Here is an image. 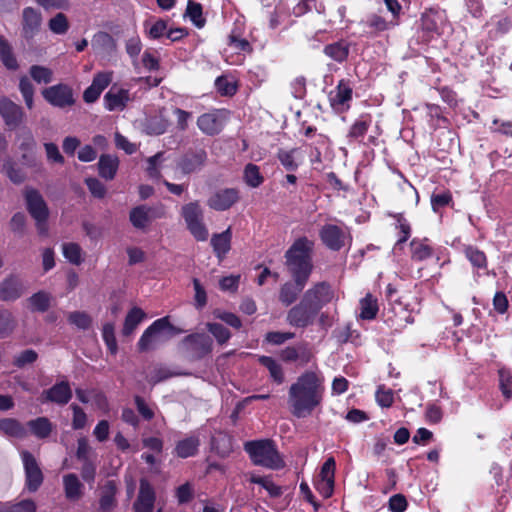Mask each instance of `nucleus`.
<instances>
[{"mask_svg":"<svg viewBox=\"0 0 512 512\" xmlns=\"http://www.w3.org/2000/svg\"><path fill=\"white\" fill-rule=\"evenodd\" d=\"M324 376L319 370L301 373L288 390V403L293 416L305 418L319 407L324 398Z\"/></svg>","mask_w":512,"mask_h":512,"instance_id":"obj_1","label":"nucleus"},{"mask_svg":"<svg viewBox=\"0 0 512 512\" xmlns=\"http://www.w3.org/2000/svg\"><path fill=\"white\" fill-rule=\"evenodd\" d=\"M314 241L306 236L297 238L285 252L287 268L291 276L308 279L313 271L312 252Z\"/></svg>","mask_w":512,"mask_h":512,"instance_id":"obj_2","label":"nucleus"},{"mask_svg":"<svg viewBox=\"0 0 512 512\" xmlns=\"http://www.w3.org/2000/svg\"><path fill=\"white\" fill-rule=\"evenodd\" d=\"M244 450L254 465L272 470H279L285 466L284 460L271 439L248 441L244 444Z\"/></svg>","mask_w":512,"mask_h":512,"instance_id":"obj_3","label":"nucleus"},{"mask_svg":"<svg viewBox=\"0 0 512 512\" xmlns=\"http://www.w3.org/2000/svg\"><path fill=\"white\" fill-rule=\"evenodd\" d=\"M26 208L30 216L34 219L39 235L48 234L49 208L40 192L32 187H26L24 190Z\"/></svg>","mask_w":512,"mask_h":512,"instance_id":"obj_4","label":"nucleus"},{"mask_svg":"<svg viewBox=\"0 0 512 512\" xmlns=\"http://www.w3.org/2000/svg\"><path fill=\"white\" fill-rule=\"evenodd\" d=\"M181 216L187 229L197 241H206L209 233L204 224V213L198 201L189 202L182 206Z\"/></svg>","mask_w":512,"mask_h":512,"instance_id":"obj_5","label":"nucleus"},{"mask_svg":"<svg viewBox=\"0 0 512 512\" xmlns=\"http://www.w3.org/2000/svg\"><path fill=\"white\" fill-rule=\"evenodd\" d=\"M208 154L202 147L187 149L175 161V172L188 176L200 172L206 165Z\"/></svg>","mask_w":512,"mask_h":512,"instance_id":"obj_6","label":"nucleus"},{"mask_svg":"<svg viewBox=\"0 0 512 512\" xmlns=\"http://www.w3.org/2000/svg\"><path fill=\"white\" fill-rule=\"evenodd\" d=\"M302 298L319 313L325 306L336 302L338 295L333 286L327 281H320L307 289Z\"/></svg>","mask_w":512,"mask_h":512,"instance_id":"obj_7","label":"nucleus"},{"mask_svg":"<svg viewBox=\"0 0 512 512\" xmlns=\"http://www.w3.org/2000/svg\"><path fill=\"white\" fill-rule=\"evenodd\" d=\"M212 339L203 333H192L182 340V347L190 360H200L211 353Z\"/></svg>","mask_w":512,"mask_h":512,"instance_id":"obj_8","label":"nucleus"},{"mask_svg":"<svg viewBox=\"0 0 512 512\" xmlns=\"http://www.w3.org/2000/svg\"><path fill=\"white\" fill-rule=\"evenodd\" d=\"M322 243L331 251H340L347 243H351L352 237L347 229L334 224H325L319 231Z\"/></svg>","mask_w":512,"mask_h":512,"instance_id":"obj_9","label":"nucleus"},{"mask_svg":"<svg viewBox=\"0 0 512 512\" xmlns=\"http://www.w3.org/2000/svg\"><path fill=\"white\" fill-rule=\"evenodd\" d=\"M42 96L50 105L56 108L63 109L75 104L73 89L63 83L43 89Z\"/></svg>","mask_w":512,"mask_h":512,"instance_id":"obj_10","label":"nucleus"},{"mask_svg":"<svg viewBox=\"0 0 512 512\" xmlns=\"http://www.w3.org/2000/svg\"><path fill=\"white\" fill-rule=\"evenodd\" d=\"M318 313L303 299L294 305L286 316L289 325L296 328H306L313 324Z\"/></svg>","mask_w":512,"mask_h":512,"instance_id":"obj_11","label":"nucleus"},{"mask_svg":"<svg viewBox=\"0 0 512 512\" xmlns=\"http://www.w3.org/2000/svg\"><path fill=\"white\" fill-rule=\"evenodd\" d=\"M335 470L336 461L334 457H328L321 466L320 473L315 480V489L324 498H329L333 494L335 484Z\"/></svg>","mask_w":512,"mask_h":512,"instance_id":"obj_12","label":"nucleus"},{"mask_svg":"<svg viewBox=\"0 0 512 512\" xmlns=\"http://www.w3.org/2000/svg\"><path fill=\"white\" fill-rule=\"evenodd\" d=\"M21 458L25 471L26 487L30 492H35L43 483V474L36 458L29 451H23Z\"/></svg>","mask_w":512,"mask_h":512,"instance_id":"obj_13","label":"nucleus"},{"mask_svg":"<svg viewBox=\"0 0 512 512\" xmlns=\"http://www.w3.org/2000/svg\"><path fill=\"white\" fill-rule=\"evenodd\" d=\"M169 330L176 334L181 331L176 329L170 322L168 317H162L155 320L149 327L145 329L138 341V347L140 351H147L151 348L153 338L160 333Z\"/></svg>","mask_w":512,"mask_h":512,"instance_id":"obj_14","label":"nucleus"},{"mask_svg":"<svg viewBox=\"0 0 512 512\" xmlns=\"http://www.w3.org/2000/svg\"><path fill=\"white\" fill-rule=\"evenodd\" d=\"M353 88L349 81L340 80L329 94L330 105L336 112H346L350 109L352 101Z\"/></svg>","mask_w":512,"mask_h":512,"instance_id":"obj_15","label":"nucleus"},{"mask_svg":"<svg viewBox=\"0 0 512 512\" xmlns=\"http://www.w3.org/2000/svg\"><path fill=\"white\" fill-rule=\"evenodd\" d=\"M240 199L239 190L236 188L218 189L211 194L207 205L215 211H226Z\"/></svg>","mask_w":512,"mask_h":512,"instance_id":"obj_16","label":"nucleus"},{"mask_svg":"<svg viewBox=\"0 0 512 512\" xmlns=\"http://www.w3.org/2000/svg\"><path fill=\"white\" fill-rule=\"evenodd\" d=\"M163 211L149 207L147 205H139L131 209L129 220L136 229L144 230L155 218H161Z\"/></svg>","mask_w":512,"mask_h":512,"instance_id":"obj_17","label":"nucleus"},{"mask_svg":"<svg viewBox=\"0 0 512 512\" xmlns=\"http://www.w3.org/2000/svg\"><path fill=\"white\" fill-rule=\"evenodd\" d=\"M293 282H285L279 291V301L286 307L293 304L306 286L308 279L292 276Z\"/></svg>","mask_w":512,"mask_h":512,"instance_id":"obj_18","label":"nucleus"},{"mask_svg":"<svg viewBox=\"0 0 512 512\" xmlns=\"http://www.w3.org/2000/svg\"><path fill=\"white\" fill-rule=\"evenodd\" d=\"M42 24L41 13L32 8L26 7L22 12V35L26 40L33 39L39 32Z\"/></svg>","mask_w":512,"mask_h":512,"instance_id":"obj_19","label":"nucleus"},{"mask_svg":"<svg viewBox=\"0 0 512 512\" xmlns=\"http://www.w3.org/2000/svg\"><path fill=\"white\" fill-rule=\"evenodd\" d=\"M0 115L9 129L17 128L23 120V110L7 98L0 99Z\"/></svg>","mask_w":512,"mask_h":512,"instance_id":"obj_20","label":"nucleus"},{"mask_svg":"<svg viewBox=\"0 0 512 512\" xmlns=\"http://www.w3.org/2000/svg\"><path fill=\"white\" fill-rule=\"evenodd\" d=\"M445 21L446 15L443 10L437 8H429L422 14V29L429 33L430 36H433L434 34L439 35L440 29Z\"/></svg>","mask_w":512,"mask_h":512,"instance_id":"obj_21","label":"nucleus"},{"mask_svg":"<svg viewBox=\"0 0 512 512\" xmlns=\"http://www.w3.org/2000/svg\"><path fill=\"white\" fill-rule=\"evenodd\" d=\"M129 101V90L124 88L116 89L113 86L104 95V107L108 111H122L126 108Z\"/></svg>","mask_w":512,"mask_h":512,"instance_id":"obj_22","label":"nucleus"},{"mask_svg":"<svg viewBox=\"0 0 512 512\" xmlns=\"http://www.w3.org/2000/svg\"><path fill=\"white\" fill-rule=\"evenodd\" d=\"M155 502V492L152 485L145 479H141L139 494L134 502L135 512H152Z\"/></svg>","mask_w":512,"mask_h":512,"instance_id":"obj_23","label":"nucleus"},{"mask_svg":"<svg viewBox=\"0 0 512 512\" xmlns=\"http://www.w3.org/2000/svg\"><path fill=\"white\" fill-rule=\"evenodd\" d=\"M276 157L286 171L295 172L303 162V154L301 149L294 147L291 149L280 148Z\"/></svg>","mask_w":512,"mask_h":512,"instance_id":"obj_24","label":"nucleus"},{"mask_svg":"<svg viewBox=\"0 0 512 512\" xmlns=\"http://www.w3.org/2000/svg\"><path fill=\"white\" fill-rule=\"evenodd\" d=\"M23 291V283L17 276L11 275L0 282L1 301H14L21 297Z\"/></svg>","mask_w":512,"mask_h":512,"instance_id":"obj_25","label":"nucleus"},{"mask_svg":"<svg viewBox=\"0 0 512 512\" xmlns=\"http://www.w3.org/2000/svg\"><path fill=\"white\" fill-rule=\"evenodd\" d=\"M47 401L58 405H66L72 398V390L68 381H60L44 391Z\"/></svg>","mask_w":512,"mask_h":512,"instance_id":"obj_26","label":"nucleus"},{"mask_svg":"<svg viewBox=\"0 0 512 512\" xmlns=\"http://www.w3.org/2000/svg\"><path fill=\"white\" fill-rule=\"evenodd\" d=\"M91 44L96 53L105 56H111L117 50L116 40L108 32L104 31L95 33Z\"/></svg>","mask_w":512,"mask_h":512,"instance_id":"obj_27","label":"nucleus"},{"mask_svg":"<svg viewBox=\"0 0 512 512\" xmlns=\"http://www.w3.org/2000/svg\"><path fill=\"white\" fill-rule=\"evenodd\" d=\"M198 128L206 135H216L222 130V121L217 111L204 113L197 119Z\"/></svg>","mask_w":512,"mask_h":512,"instance_id":"obj_28","label":"nucleus"},{"mask_svg":"<svg viewBox=\"0 0 512 512\" xmlns=\"http://www.w3.org/2000/svg\"><path fill=\"white\" fill-rule=\"evenodd\" d=\"M97 166L99 176L106 181H111L117 174L119 168V159L115 155L102 154L99 157Z\"/></svg>","mask_w":512,"mask_h":512,"instance_id":"obj_29","label":"nucleus"},{"mask_svg":"<svg viewBox=\"0 0 512 512\" xmlns=\"http://www.w3.org/2000/svg\"><path fill=\"white\" fill-rule=\"evenodd\" d=\"M232 232L231 228H227L222 233L213 234L211 238V246L216 257L222 260L231 249Z\"/></svg>","mask_w":512,"mask_h":512,"instance_id":"obj_30","label":"nucleus"},{"mask_svg":"<svg viewBox=\"0 0 512 512\" xmlns=\"http://www.w3.org/2000/svg\"><path fill=\"white\" fill-rule=\"evenodd\" d=\"M63 486L65 497L68 500H78L83 494V484L74 473H69L63 476Z\"/></svg>","mask_w":512,"mask_h":512,"instance_id":"obj_31","label":"nucleus"},{"mask_svg":"<svg viewBox=\"0 0 512 512\" xmlns=\"http://www.w3.org/2000/svg\"><path fill=\"white\" fill-rule=\"evenodd\" d=\"M0 60L7 70L16 71L19 69L13 47L3 36H0Z\"/></svg>","mask_w":512,"mask_h":512,"instance_id":"obj_32","label":"nucleus"},{"mask_svg":"<svg viewBox=\"0 0 512 512\" xmlns=\"http://www.w3.org/2000/svg\"><path fill=\"white\" fill-rule=\"evenodd\" d=\"M259 363L269 371L273 382L280 385L285 381V374L282 365L270 356H259Z\"/></svg>","mask_w":512,"mask_h":512,"instance_id":"obj_33","label":"nucleus"},{"mask_svg":"<svg viewBox=\"0 0 512 512\" xmlns=\"http://www.w3.org/2000/svg\"><path fill=\"white\" fill-rule=\"evenodd\" d=\"M350 45L344 40H340L324 47V54L332 60L342 63L349 55Z\"/></svg>","mask_w":512,"mask_h":512,"instance_id":"obj_34","label":"nucleus"},{"mask_svg":"<svg viewBox=\"0 0 512 512\" xmlns=\"http://www.w3.org/2000/svg\"><path fill=\"white\" fill-rule=\"evenodd\" d=\"M411 258L414 261H424L433 255V249L428 244V239H417L414 238L410 242Z\"/></svg>","mask_w":512,"mask_h":512,"instance_id":"obj_35","label":"nucleus"},{"mask_svg":"<svg viewBox=\"0 0 512 512\" xmlns=\"http://www.w3.org/2000/svg\"><path fill=\"white\" fill-rule=\"evenodd\" d=\"M166 161L165 152L160 151L155 155L147 158L146 173L151 180L160 181L162 180V165Z\"/></svg>","mask_w":512,"mask_h":512,"instance_id":"obj_36","label":"nucleus"},{"mask_svg":"<svg viewBox=\"0 0 512 512\" xmlns=\"http://www.w3.org/2000/svg\"><path fill=\"white\" fill-rule=\"evenodd\" d=\"M200 446V440L197 436L186 437L176 444L175 452L180 458L194 456Z\"/></svg>","mask_w":512,"mask_h":512,"instance_id":"obj_37","label":"nucleus"},{"mask_svg":"<svg viewBox=\"0 0 512 512\" xmlns=\"http://www.w3.org/2000/svg\"><path fill=\"white\" fill-rule=\"evenodd\" d=\"M27 426L31 433L39 439L47 438L53 430V425L47 417H38L30 420L27 422Z\"/></svg>","mask_w":512,"mask_h":512,"instance_id":"obj_38","label":"nucleus"},{"mask_svg":"<svg viewBox=\"0 0 512 512\" xmlns=\"http://www.w3.org/2000/svg\"><path fill=\"white\" fill-rule=\"evenodd\" d=\"M145 313L142 309L138 307L132 308L126 315L124 320V325L122 329V333L125 336H128L133 333L136 327L141 323L144 319Z\"/></svg>","mask_w":512,"mask_h":512,"instance_id":"obj_39","label":"nucleus"},{"mask_svg":"<svg viewBox=\"0 0 512 512\" xmlns=\"http://www.w3.org/2000/svg\"><path fill=\"white\" fill-rule=\"evenodd\" d=\"M0 431L16 438H23L27 434L25 427L18 420L13 418L0 420Z\"/></svg>","mask_w":512,"mask_h":512,"instance_id":"obj_40","label":"nucleus"},{"mask_svg":"<svg viewBox=\"0 0 512 512\" xmlns=\"http://www.w3.org/2000/svg\"><path fill=\"white\" fill-rule=\"evenodd\" d=\"M185 16L190 19L195 27L201 29L205 26L206 19L203 17V8L200 3L189 0L187 3Z\"/></svg>","mask_w":512,"mask_h":512,"instance_id":"obj_41","label":"nucleus"},{"mask_svg":"<svg viewBox=\"0 0 512 512\" xmlns=\"http://www.w3.org/2000/svg\"><path fill=\"white\" fill-rule=\"evenodd\" d=\"M378 313L377 300L371 294H367L360 301L359 317L363 320H373Z\"/></svg>","mask_w":512,"mask_h":512,"instance_id":"obj_42","label":"nucleus"},{"mask_svg":"<svg viewBox=\"0 0 512 512\" xmlns=\"http://www.w3.org/2000/svg\"><path fill=\"white\" fill-rule=\"evenodd\" d=\"M499 389L506 400L512 398V370L507 367L498 369Z\"/></svg>","mask_w":512,"mask_h":512,"instance_id":"obj_43","label":"nucleus"},{"mask_svg":"<svg viewBox=\"0 0 512 512\" xmlns=\"http://www.w3.org/2000/svg\"><path fill=\"white\" fill-rule=\"evenodd\" d=\"M212 449L221 457H226L232 451L231 439L227 434L219 433L211 439Z\"/></svg>","mask_w":512,"mask_h":512,"instance_id":"obj_44","label":"nucleus"},{"mask_svg":"<svg viewBox=\"0 0 512 512\" xmlns=\"http://www.w3.org/2000/svg\"><path fill=\"white\" fill-rule=\"evenodd\" d=\"M464 254L474 268H487V257L482 250L470 245L465 248Z\"/></svg>","mask_w":512,"mask_h":512,"instance_id":"obj_45","label":"nucleus"},{"mask_svg":"<svg viewBox=\"0 0 512 512\" xmlns=\"http://www.w3.org/2000/svg\"><path fill=\"white\" fill-rule=\"evenodd\" d=\"M366 26L370 28L375 33H381L391 28L395 27L398 22L397 21H386L382 16L377 14H372L367 17L365 22Z\"/></svg>","mask_w":512,"mask_h":512,"instance_id":"obj_46","label":"nucleus"},{"mask_svg":"<svg viewBox=\"0 0 512 512\" xmlns=\"http://www.w3.org/2000/svg\"><path fill=\"white\" fill-rule=\"evenodd\" d=\"M245 183L251 188H257L264 182L260 169L253 163H248L244 168L243 175Z\"/></svg>","mask_w":512,"mask_h":512,"instance_id":"obj_47","label":"nucleus"},{"mask_svg":"<svg viewBox=\"0 0 512 512\" xmlns=\"http://www.w3.org/2000/svg\"><path fill=\"white\" fill-rule=\"evenodd\" d=\"M116 486L113 481H108L105 485V490L100 498V510L104 512L110 511L115 505Z\"/></svg>","mask_w":512,"mask_h":512,"instance_id":"obj_48","label":"nucleus"},{"mask_svg":"<svg viewBox=\"0 0 512 512\" xmlns=\"http://www.w3.org/2000/svg\"><path fill=\"white\" fill-rule=\"evenodd\" d=\"M29 74L38 84H49L53 80V71L45 66L32 65L29 69Z\"/></svg>","mask_w":512,"mask_h":512,"instance_id":"obj_49","label":"nucleus"},{"mask_svg":"<svg viewBox=\"0 0 512 512\" xmlns=\"http://www.w3.org/2000/svg\"><path fill=\"white\" fill-rule=\"evenodd\" d=\"M19 91L24 99L25 105L28 109L34 106V86L27 76H22L19 79Z\"/></svg>","mask_w":512,"mask_h":512,"instance_id":"obj_50","label":"nucleus"},{"mask_svg":"<svg viewBox=\"0 0 512 512\" xmlns=\"http://www.w3.org/2000/svg\"><path fill=\"white\" fill-rule=\"evenodd\" d=\"M2 170L3 172H5L7 177L15 184H20L25 180V173L20 167H17L11 159H7L4 161Z\"/></svg>","mask_w":512,"mask_h":512,"instance_id":"obj_51","label":"nucleus"},{"mask_svg":"<svg viewBox=\"0 0 512 512\" xmlns=\"http://www.w3.org/2000/svg\"><path fill=\"white\" fill-rule=\"evenodd\" d=\"M64 257L74 265L82 263V249L77 243H64L62 245Z\"/></svg>","mask_w":512,"mask_h":512,"instance_id":"obj_52","label":"nucleus"},{"mask_svg":"<svg viewBox=\"0 0 512 512\" xmlns=\"http://www.w3.org/2000/svg\"><path fill=\"white\" fill-rule=\"evenodd\" d=\"M370 124V120L360 117L350 127L347 137L350 141L362 138L367 133Z\"/></svg>","mask_w":512,"mask_h":512,"instance_id":"obj_53","label":"nucleus"},{"mask_svg":"<svg viewBox=\"0 0 512 512\" xmlns=\"http://www.w3.org/2000/svg\"><path fill=\"white\" fill-rule=\"evenodd\" d=\"M49 29L57 35L65 34L69 29V22L64 13H57L48 22Z\"/></svg>","mask_w":512,"mask_h":512,"instance_id":"obj_54","label":"nucleus"},{"mask_svg":"<svg viewBox=\"0 0 512 512\" xmlns=\"http://www.w3.org/2000/svg\"><path fill=\"white\" fill-rule=\"evenodd\" d=\"M32 310L46 312L50 306V296L44 291H39L29 298Z\"/></svg>","mask_w":512,"mask_h":512,"instance_id":"obj_55","label":"nucleus"},{"mask_svg":"<svg viewBox=\"0 0 512 512\" xmlns=\"http://www.w3.org/2000/svg\"><path fill=\"white\" fill-rule=\"evenodd\" d=\"M206 327L220 345L227 343L231 338L230 331L220 323H207Z\"/></svg>","mask_w":512,"mask_h":512,"instance_id":"obj_56","label":"nucleus"},{"mask_svg":"<svg viewBox=\"0 0 512 512\" xmlns=\"http://www.w3.org/2000/svg\"><path fill=\"white\" fill-rule=\"evenodd\" d=\"M68 321L81 330L89 329L92 323L91 317L86 312L82 311L71 312L68 315Z\"/></svg>","mask_w":512,"mask_h":512,"instance_id":"obj_57","label":"nucleus"},{"mask_svg":"<svg viewBox=\"0 0 512 512\" xmlns=\"http://www.w3.org/2000/svg\"><path fill=\"white\" fill-rule=\"evenodd\" d=\"M397 227L400 230V237L395 243L394 249L401 248L402 245L409 239L411 235V227L409 222L401 214L396 216Z\"/></svg>","mask_w":512,"mask_h":512,"instance_id":"obj_58","label":"nucleus"},{"mask_svg":"<svg viewBox=\"0 0 512 512\" xmlns=\"http://www.w3.org/2000/svg\"><path fill=\"white\" fill-rule=\"evenodd\" d=\"M489 130L493 134H499L506 137H512V120H502L494 118Z\"/></svg>","mask_w":512,"mask_h":512,"instance_id":"obj_59","label":"nucleus"},{"mask_svg":"<svg viewBox=\"0 0 512 512\" xmlns=\"http://www.w3.org/2000/svg\"><path fill=\"white\" fill-rule=\"evenodd\" d=\"M102 338L108 350L115 354L117 352V341L114 333V324L105 323L102 328Z\"/></svg>","mask_w":512,"mask_h":512,"instance_id":"obj_60","label":"nucleus"},{"mask_svg":"<svg viewBox=\"0 0 512 512\" xmlns=\"http://www.w3.org/2000/svg\"><path fill=\"white\" fill-rule=\"evenodd\" d=\"M15 322L7 310H0V338L7 337L14 329Z\"/></svg>","mask_w":512,"mask_h":512,"instance_id":"obj_61","label":"nucleus"},{"mask_svg":"<svg viewBox=\"0 0 512 512\" xmlns=\"http://www.w3.org/2000/svg\"><path fill=\"white\" fill-rule=\"evenodd\" d=\"M37 358L38 354L35 350L26 349L14 357L13 364L17 368H23L28 364L34 363Z\"/></svg>","mask_w":512,"mask_h":512,"instance_id":"obj_62","label":"nucleus"},{"mask_svg":"<svg viewBox=\"0 0 512 512\" xmlns=\"http://www.w3.org/2000/svg\"><path fill=\"white\" fill-rule=\"evenodd\" d=\"M176 375V373L171 372L167 367L157 366L150 372L148 381L155 385Z\"/></svg>","mask_w":512,"mask_h":512,"instance_id":"obj_63","label":"nucleus"},{"mask_svg":"<svg viewBox=\"0 0 512 512\" xmlns=\"http://www.w3.org/2000/svg\"><path fill=\"white\" fill-rule=\"evenodd\" d=\"M112 78V71L98 72L94 75L91 85L100 92H103L112 82Z\"/></svg>","mask_w":512,"mask_h":512,"instance_id":"obj_64","label":"nucleus"}]
</instances>
